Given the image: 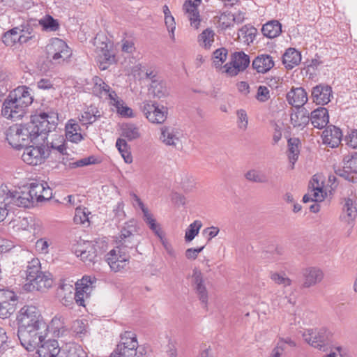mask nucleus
I'll use <instances>...</instances> for the list:
<instances>
[{
    "mask_svg": "<svg viewBox=\"0 0 357 357\" xmlns=\"http://www.w3.org/2000/svg\"><path fill=\"white\" fill-rule=\"evenodd\" d=\"M58 119V114L54 112L33 115L30 122L26 124L10 127L6 133V139L14 149L25 147L38 136L54 129Z\"/></svg>",
    "mask_w": 357,
    "mask_h": 357,
    "instance_id": "1",
    "label": "nucleus"
},
{
    "mask_svg": "<svg viewBox=\"0 0 357 357\" xmlns=\"http://www.w3.org/2000/svg\"><path fill=\"white\" fill-rule=\"evenodd\" d=\"M17 321L21 344L29 351H34L49 333V326L40 310L33 305H24L20 310Z\"/></svg>",
    "mask_w": 357,
    "mask_h": 357,
    "instance_id": "2",
    "label": "nucleus"
},
{
    "mask_svg": "<svg viewBox=\"0 0 357 357\" xmlns=\"http://www.w3.org/2000/svg\"><path fill=\"white\" fill-rule=\"evenodd\" d=\"M20 203L22 207H28L34 201L41 202L51 198L52 192L44 181L33 182L26 190H20Z\"/></svg>",
    "mask_w": 357,
    "mask_h": 357,
    "instance_id": "3",
    "label": "nucleus"
},
{
    "mask_svg": "<svg viewBox=\"0 0 357 357\" xmlns=\"http://www.w3.org/2000/svg\"><path fill=\"white\" fill-rule=\"evenodd\" d=\"M96 279L91 276H84L75 284L76 292L73 295L70 292L68 296H64L61 299V303L66 307H72L73 301L79 306H84V301L89 298L93 288Z\"/></svg>",
    "mask_w": 357,
    "mask_h": 357,
    "instance_id": "4",
    "label": "nucleus"
},
{
    "mask_svg": "<svg viewBox=\"0 0 357 357\" xmlns=\"http://www.w3.org/2000/svg\"><path fill=\"white\" fill-rule=\"evenodd\" d=\"M109 357H143L137 335L132 331L121 335V341Z\"/></svg>",
    "mask_w": 357,
    "mask_h": 357,
    "instance_id": "5",
    "label": "nucleus"
},
{
    "mask_svg": "<svg viewBox=\"0 0 357 357\" xmlns=\"http://www.w3.org/2000/svg\"><path fill=\"white\" fill-rule=\"evenodd\" d=\"M24 271L26 283L24 287L26 290L31 291L33 290L43 291L52 287L54 278L52 273L42 269H28Z\"/></svg>",
    "mask_w": 357,
    "mask_h": 357,
    "instance_id": "6",
    "label": "nucleus"
},
{
    "mask_svg": "<svg viewBox=\"0 0 357 357\" xmlns=\"http://www.w3.org/2000/svg\"><path fill=\"white\" fill-rule=\"evenodd\" d=\"M47 57L56 64L67 61L72 55V51L68 45L58 38H52L46 46Z\"/></svg>",
    "mask_w": 357,
    "mask_h": 357,
    "instance_id": "7",
    "label": "nucleus"
},
{
    "mask_svg": "<svg viewBox=\"0 0 357 357\" xmlns=\"http://www.w3.org/2000/svg\"><path fill=\"white\" fill-rule=\"evenodd\" d=\"M103 39L101 40L100 38H96L95 41L99 68L102 70H106L115 61V56L112 50V45L107 38Z\"/></svg>",
    "mask_w": 357,
    "mask_h": 357,
    "instance_id": "8",
    "label": "nucleus"
},
{
    "mask_svg": "<svg viewBox=\"0 0 357 357\" xmlns=\"http://www.w3.org/2000/svg\"><path fill=\"white\" fill-rule=\"evenodd\" d=\"M250 57L243 52H236L231 54V61L226 63L222 68V73L229 77L237 75L245 70L250 64Z\"/></svg>",
    "mask_w": 357,
    "mask_h": 357,
    "instance_id": "9",
    "label": "nucleus"
},
{
    "mask_svg": "<svg viewBox=\"0 0 357 357\" xmlns=\"http://www.w3.org/2000/svg\"><path fill=\"white\" fill-rule=\"evenodd\" d=\"M137 231V222L135 220L131 219L126 222L116 237V243L125 247H134L137 243L135 239Z\"/></svg>",
    "mask_w": 357,
    "mask_h": 357,
    "instance_id": "10",
    "label": "nucleus"
},
{
    "mask_svg": "<svg viewBox=\"0 0 357 357\" xmlns=\"http://www.w3.org/2000/svg\"><path fill=\"white\" fill-rule=\"evenodd\" d=\"M141 110L146 118L152 123H163L168 114V109L165 106H159L155 103L144 102L141 106Z\"/></svg>",
    "mask_w": 357,
    "mask_h": 357,
    "instance_id": "11",
    "label": "nucleus"
},
{
    "mask_svg": "<svg viewBox=\"0 0 357 357\" xmlns=\"http://www.w3.org/2000/svg\"><path fill=\"white\" fill-rule=\"evenodd\" d=\"M32 38L31 33L26 25L22 24L20 26L6 32L3 36V43L6 46H13L17 43H25Z\"/></svg>",
    "mask_w": 357,
    "mask_h": 357,
    "instance_id": "12",
    "label": "nucleus"
},
{
    "mask_svg": "<svg viewBox=\"0 0 357 357\" xmlns=\"http://www.w3.org/2000/svg\"><path fill=\"white\" fill-rule=\"evenodd\" d=\"M48 155L49 151L44 146H26L22 155V159L28 165H38L43 163Z\"/></svg>",
    "mask_w": 357,
    "mask_h": 357,
    "instance_id": "13",
    "label": "nucleus"
},
{
    "mask_svg": "<svg viewBox=\"0 0 357 357\" xmlns=\"http://www.w3.org/2000/svg\"><path fill=\"white\" fill-rule=\"evenodd\" d=\"M304 340L312 347L325 351L328 345V339L324 329H307L303 333Z\"/></svg>",
    "mask_w": 357,
    "mask_h": 357,
    "instance_id": "14",
    "label": "nucleus"
},
{
    "mask_svg": "<svg viewBox=\"0 0 357 357\" xmlns=\"http://www.w3.org/2000/svg\"><path fill=\"white\" fill-rule=\"evenodd\" d=\"M326 193L323 190V181H319V176H313L309 184L308 192L303 197V202L306 203L310 201L314 202H322Z\"/></svg>",
    "mask_w": 357,
    "mask_h": 357,
    "instance_id": "15",
    "label": "nucleus"
},
{
    "mask_svg": "<svg viewBox=\"0 0 357 357\" xmlns=\"http://www.w3.org/2000/svg\"><path fill=\"white\" fill-rule=\"evenodd\" d=\"M20 191L12 190L3 184H0V206L11 210L12 206L22 207L20 205Z\"/></svg>",
    "mask_w": 357,
    "mask_h": 357,
    "instance_id": "16",
    "label": "nucleus"
},
{
    "mask_svg": "<svg viewBox=\"0 0 357 357\" xmlns=\"http://www.w3.org/2000/svg\"><path fill=\"white\" fill-rule=\"evenodd\" d=\"M75 255L83 261H92L96 257L94 244L89 241H80L73 248Z\"/></svg>",
    "mask_w": 357,
    "mask_h": 357,
    "instance_id": "17",
    "label": "nucleus"
},
{
    "mask_svg": "<svg viewBox=\"0 0 357 357\" xmlns=\"http://www.w3.org/2000/svg\"><path fill=\"white\" fill-rule=\"evenodd\" d=\"M25 110V108L7 98L3 103L1 114L8 119L16 121L24 116Z\"/></svg>",
    "mask_w": 357,
    "mask_h": 357,
    "instance_id": "18",
    "label": "nucleus"
},
{
    "mask_svg": "<svg viewBox=\"0 0 357 357\" xmlns=\"http://www.w3.org/2000/svg\"><path fill=\"white\" fill-rule=\"evenodd\" d=\"M38 357H57L60 353L59 343L55 340L44 338L36 347Z\"/></svg>",
    "mask_w": 357,
    "mask_h": 357,
    "instance_id": "19",
    "label": "nucleus"
},
{
    "mask_svg": "<svg viewBox=\"0 0 357 357\" xmlns=\"http://www.w3.org/2000/svg\"><path fill=\"white\" fill-rule=\"evenodd\" d=\"M8 98L25 109L33 102L29 89L25 86H20L14 89L10 93Z\"/></svg>",
    "mask_w": 357,
    "mask_h": 357,
    "instance_id": "20",
    "label": "nucleus"
},
{
    "mask_svg": "<svg viewBox=\"0 0 357 357\" xmlns=\"http://www.w3.org/2000/svg\"><path fill=\"white\" fill-rule=\"evenodd\" d=\"M181 134L175 128L163 126L160 128V140L166 146L176 148L181 144Z\"/></svg>",
    "mask_w": 357,
    "mask_h": 357,
    "instance_id": "21",
    "label": "nucleus"
},
{
    "mask_svg": "<svg viewBox=\"0 0 357 357\" xmlns=\"http://www.w3.org/2000/svg\"><path fill=\"white\" fill-rule=\"evenodd\" d=\"M192 282L199 300L204 305V307H206L208 300V291L204 284L205 280L200 270L194 269L193 274L192 275Z\"/></svg>",
    "mask_w": 357,
    "mask_h": 357,
    "instance_id": "22",
    "label": "nucleus"
},
{
    "mask_svg": "<svg viewBox=\"0 0 357 357\" xmlns=\"http://www.w3.org/2000/svg\"><path fill=\"white\" fill-rule=\"evenodd\" d=\"M93 86L92 89L93 93L100 98L109 100L111 102L114 100L117 95L112 88L106 84L101 78L95 77L93 78Z\"/></svg>",
    "mask_w": 357,
    "mask_h": 357,
    "instance_id": "23",
    "label": "nucleus"
},
{
    "mask_svg": "<svg viewBox=\"0 0 357 357\" xmlns=\"http://www.w3.org/2000/svg\"><path fill=\"white\" fill-rule=\"evenodd\" d=\"M332 97V89L328 85L319 84L312 88V98L317 105H326Z\"/></svg>",
    "mask_w": 357,
    "mask_h": 357,
    "instance_id": "24",
    "label": "nucleus"
},
{
    "mask_svg": "<svg viewBox=\"0 0 357 357\" xmlns=\"http://www.w3.org/2000/svg\"><path fill=\"white\" fill-rule=\"evenodd\" d=\"M130 257L119 246L116 247L112 250L106 256V261L110 268H114V266L116 268H123L126 266V262L128 261Z\"/></svg>",
    "mask_w": 357,
    "mask_h": 357,
    "instance_id": "25",
    "label": "nucleus"
},
{
    "mask_svg": "<svg viewBox=\"0 0 357 357\" xmlns=\"http://www.w3.org/2000/svg\"><path fill=\"white\" fill-rule=\"evenodd\" d=\"M198 3L192 2V1H185L183 9L185 14L190 21V26L195 29H197L200 25L201 18L197 6L201 0H195Z\"/></svg>",
    "mask_w": 357,
    "mask_h": 357,
    "instance_id": "26",
    "label": "nucleus"
},
{
    "mask_svg": "<svg viewBox=\"0 0 357 357\" xmlns=\"http://www.w3.org/2000/svg\"><path fill=\"white\" fill-rule=\"evenodd\" d=\"M307 93L301 87L292 88L287 93L288 103L294 108L303 107V106L307 102Z\"/></svg>",
    "mask_w": 357,
    "mask_h": 357,
    "instance_id": "27",
    "label": "nucleus"
},
{
    "mask_svg": "<svg viewBox=\"0 0 357 357\" xmlns=\"http://www.w3.org/2000/svg\"><path fill=\"white\" fill-rule=\"evenodd\" d=\"M81 128L75 119H70L65 126L66 139L72 143L78 144L84 139V135L81 133Z\"/></svg>",
    "mask_w": 357,
    "mask_h": 357,
    "instance_id": "28",
    "label": "nucleus"
},
{
    "mask_svg": "<svg viewBox=\"0 0 357 357\" xmlns=\"http://www.w3.org/2000/svg\"><path fill=\"white\" fill-rule=\"evenodd\" d=\"M321 137L324 144L334 148L340 144L342 133L340 128L334 126H329L323 131Z\"/></svg>",
    "mask_w": 357,
    "mask_h": 357,
    "instance_id": "29",
    "label": "nucleus"
},
{
    "mask_svg": "<svg viewBox=\"0 0 357 357\" xmlns=\"http://www.w3.org/2000/svg\"><path fill=\"white\" fill-rule=\"evenodd\" d=\"M309 112L305 107L294 108L290 116V121L294 128L303 130L309 123Z\"/></svg>",
    "mask_w": 357,
    "mask_h": 357,
    "instance_id": "30",
    "label": "nucleus"
},
{
    "mask_svg": "<svg viewBox=\"0 0 357 357\" xmlns=\"http://www.w3.org/2000/svg\"><path fill=\"white\" fill-rule=\"evenodd\" d=\"M273 57L268 54H260L252 61L253 68L259 73H266L274 66Z\"/></svg>",
    "mask_w": 357,
    "mask_h": 357,
    "instance_id": "31",
    "label": "nucleus"
},
{
    "mask_svg": "<svg viewBox=\"0 0 357 357\" xmlns=\"http://www.w3.org/2000/svg\"><path fill=\"white\" fill-rule=\"evenodd\" d=\"M311 123L314 128L322 129L328 124L329 116L327 109L325 107H319L311 113L310 118Z\"/></svg>",
    "mask_w": 357,
    "mask_h": 357,
    "instance_id": "32",
    "label": "nucleus"
},
{
    "mask_svg": "<svg viewBox=\"0 0 357 357\" xmlns=\"http://www.w3.org/2000/svg\"><path fill=\"white\" fill-rule=\"evenodd\" d=\"M301 61V53L294 48H289L282 56V63L287 69H292Z\"/></svg>",
    "mask_w": 357,
    "mask_h": 357,
    "instance_id": "33",
    "label": "nucleus"
},
{
    "mask_svg": "<svg viewBox=\"0 0 357 357\" xmlns=\"http://www.w3.org/2000/svg\"><path fill=\"white\" fill-rule=\"evenodd\" d=\"M303 276V286L309 287L319 282L322 280L324 274L321 269H305Z\"/></svg>",
    "mask_w": 357,
    "mask_h": 357,
    "instance_id": "34",
    "label": "nucleus"
},
{
    "mask_svg": "<svg viewBox=\"0 0 357 357\" xmlns=\"http://www.w3.org/2000/svg\"><path fill=\"white\" fill-rule=\"evenodd\" d=\"M261 31L264 36L273 38L282 32V25L278 20H271L263 25Z\"/></svg>",
    "mask_w": 357,
    "mask_h": 357,
    "instance_id": "35",
    "label": "nucleus"
},
{
    "mask_svg": "<svg viewBox=\"0 0 357 357\" xmlns=\"http://www.w3.org/2000/svg\"><path fill=\"white\" fill-rule=\"evenodd\" d=\"M356 216L357 208L354 202L350 198L346 199L343 206V213L341 218L347 223H350L354 221Z\"/></svg>",
    "mask_w": 357,
    "mask_h": 357,
    "instance_id": "36",
    "label": "nucleus"
},
{
    "mask_svg": "<svg viewBox=\"0 0 357 357\" xmlns=\"http://www.w3.org/2000/svg\"><path fill=\"white\" fill-rule=\"evenodd\" d=\"M100 116L99 111L94 106L87 107L79 116V120L82 125L92 124Z\"/></svg>",
    "mask_w": 357,
    "mask_h": 357,
    "instance_id": "37",
    "label": "nucleus"
},
{
    "mask_svg": "<svg viewBox=\"0 0 357 357\" xmlns=\"http://www.w3.org/2000/svg\"><path fill=\"white\" fill-rule=\"evenodd\" d=\"M109 103L115 107L116 112L120 116L129 118L134 116L132 109L125 105L123 100L117 95L114 98V100H112Z\"/></svg>",
    "mask_w": 357,
    "mask_h": 357,
    "instance_id": "38",
    "label": "nucleus"
},
{
    "mask_svg": "<svg viewBox=\"0 0 357 357\" xmlns=\"http://www.w3.org/2000/svg\"><path fill=\"white\" fill-rule=\"evenodd\" d=\"M121 137L129 141L135 140L140 137L139 128L133 123H124L121 126Z\"/></svg>",
    "mask_w": 357,
    "mask_h": 357,
    "instance_id": "39",
    "label": "nucleus"
},
{
    "mask_svg": "<svg viewBox=\"0 0 357 357\" xmlns=\"http://www.w3.org/2000/svg\"><path fill=\"white\" fill-rule=\"evenodd\" d=\"M49 328H50L56 337H60L64 335L67 328L65 326L64 319L59 315L55 316L51 321Z\"/></svg>",
    "mask_w": 357,
    "mask_h": 357,
    "instance_id": "40",
    "label": "nucleus"
},
{
    "mask_svg": "<svg viewBox=\"0 0 357 357\" xmlns=\"http://www.w3.org/2000/svg\"><path fill=\"white\" fill-rule=\"evenodd\" d=\"M116 147L121 153L124 161L127 164L132 162V156L131 155L130 147L124 139L119 138L116 142Z\"/></svg>",
    "mask_w": 357,
    "mask_h": 357,
    "instance_id": "41",
    "label": "nucleus"
},
{
    "mask_svg": "<svg viewBox=\"0 0 357 357\" xmlns=\"http://www.w3.org/2000/svg\"><path fill=\"white\" fill-rule=\"evenodd\" d=\"M143 218L144 222L149 225L150 229H151L158 238L165 235L160 225L157 223L156 220L149 211H145V213L143 215Z\"/></svg>",
    "mask_w": 357,
    "mask_h": 357,
    "instance_id": "42",
    "label": "nucleus"
},
{
    "mask_svg": "<svg viewBox=\"0 0 357 357\" xmlns=\"http://www.w3.org/2000/svg\"><path fill=\"white\" fill-rule=\"evenodd\" d=\"M216 26L221 29H226L234 25V16L231 13H223L215 18Z\"/></svg>",
    "mask_w": 357,
    "mask_h": 357,
    "instance_id": "43",
    "label": "nucleus"
},
{
    "mask_svg": "<svg viewBox=\"0 0 357 357\" xmlns=\"http://www.w3.org/2000/svg\"><path fill=\"white\" fill-rule=\"evenodd\" d=\"M214 36L213 30L206 29L198 37L199 45L205 49H209L214 41Z\"/></svg>",
    "mask_w": 357,
    "mask_h": 357,
    "instance_id": "44",
    "label": "nucleus"
},
{
    "mask_svg": "<svg viewBox=\"0 0 357 357\" xmlns=\"http://www.w3.org/2000/svg\"><path fill=\"white\" fill-rule=\"evenodd\" d=\"M344 172H357V153H351L344 158Z\"/></svg>",
    "mask_w": 357,
    "mask_h": 357,
    "instance_id": "45",
    "label": "nucleus"
},
{
    "mask_svg": "<svg viewBox=\"0 0 357 357\" xmlns=\"http://www.w3.org/2000/svg\"><path fill=\"white\" fill-rule=\"evenodd\" d=\"M151 90L153 95L159 98L168 94L167 88L162 81L153 80L151 84Z\"/></svg>",
    "mask_w": 357,
    "mask_h": 357,
    "instance_id": "46",
    "label": "nucleus"
},
{
    "mask_svg": "<svg viewBox=\"0 0 357 357\" xmlns=\"http://www.w3.org/2000/svg\"><path fill=\"white\" fill-rule=\"evenodd\" d=\"M298 140L297 139H290L288 141L289 153L288 157L289 161L292 163L291 168H294L295 162L297 160L299 153Z\"/></svg>",
    "mask_w": 357,
    "mask_h": 357,
    "instance_id": "47",
    "label": "nucleus"
},
{
    "mask_svg": "<svg viewBox=\"0 0 357 357\" xmlns=\"http://www.w3.org/2000/svg\"><path fill=\"white\" fill-rule=\"evenodd\" d=\"M202 227V223L200 220H195L192 223H191L185 231V241L188 242L192 241L199 234V229Z\"/></svg>",
    "mask_w": 357,
    "mask_h": 357,
    "instance_id": "48",
    "label": "nucleus"
},
{
    "mask_svg": "<svg viewBox=\"0 0 357 357\" xmlns=\"http://www.w3.org/2000/svg\"><path fill=\"white\" fill-rule=\"evenodd\" d=\"M53 241L47 238H41L36 243V250L40 254L47 255L52 248Z\"/></svg>",
    "mask_w": 357,
    "mask_h": 357,
    "instance_id": "49",
    "label": "nucleus"
},
{
    "mask_svg": "<svg viewBox=\"0 0 357 357\" xmlns=\"http://www.w3.org/2000/svg\"><path fill=\"white\" fill-rule=\"evenodd\" d=\"M91 212L86 208L78 207L75 209L73 220L76 224H85L89 222Z\"/></svg>",
    "mask_w": 357,
    "mask_h": 357,
    "instance_id": "50",
    "label": "nucleus"
},
{
    "mask_svg": "<svg viewBox=\"0 0 357 357\" xmlns=\"http://www.w3.org/2000/svg\"><path fill=\"white\" fill-rule=\"evenodd\" d=\"M227 50L224 48H219L213 52V61L216 68H220L222 70V64L226 61Z\"/></svg>",
    "mask_w": 357,
    "mask_h": 357,
    "instance_id": "51",
    "label": "nucleus"
},
{
    "mask_svg": "<svg viewBox=\"0 0 357 357\" xmlns=\"http://www.w3.org/2000/svg\"><path fill=\"white\" fill-rule=\"evenodd\" d=\"M39 24L45 30L56 31L59 29V23L50 15H46L39 20Z\"/></svg>",
    "mask_w": 357,
    "mask_h": 357,
    "instance_id": "52",
    "label": "nucleus"
},
{
    "mask_svg": "<svg viewBox=\"0 0 357 357\" xmlns=\"http://www.w3.org/2000/svg\"><path fill=\"white\" fill-rule=\"evenodd\" d=\"M16 309V303L0 302V318L6 319L13 314Z\"/></svg>",
    "mask_w": 357,
    "mask_h": 357,
    "instance_id": "53",
    "label": "nucleus"
},
{
    "mask_svg": "<svg viewBox=\"0 0 357 357\" xmlns=\"http://www.w3.org/2000/svg\"><path fill=\"white\" fill-rule=\"evenodd\" d=\"M245 177L247 180L256 183H265L267 181L266 176L256 169H251L247 172Z\"/></svg>",
    "mask_w": 357,
    "mask_h": 357,
    "instance_id": "54",
    "label": "nucleus"
},
{
    "mask_svg": "<svg viewBox=\"0 0 357 357\" xmlns=\"http://www.w3.org/2000/svg\"><path fill=\"white\" fill-rule=\"evenodd\" d=\"M66 139L63 135H55V137L50 142V147L59 151L61 153H63L66 150V147L65 146Z\"/></svg>",
    "mask_w": 357,
    "mask_h": 357,
    "instance_id": "55",
    "label": "nucleus"
},
{
    "mask_svg": "<svg viewBox=\"0 0 357 357\" xmlns=\"http://www.w3.org/2000/svg\"><path fill=\"white\" fill-rule=\"evenodd\" d=\"M236 116L238 128L241 130H246L248 126V116L246 111L243 109H238Z\"/></svg>",
    "mask_w": 357,
    "mask_h": 357,
    "instance_id": "56",
    "label": "nucleus"
},
{
    "mask_svg": "<svg viewBox=\"0 0 357 357\" xmlns=\"http://www.w3.org/2000/svg\"><path fill=\"white\" fill-rule=\"evenodd\" d=\"M17 296L16 294L9 289H0V302L16 303Z\"/></svg>",
    "mask_w": 357,
    "mask_h": 357,
    "instance_id": "57",
    "label": "nucleus"
},
{
    "mask_svg": "<svg viewBox=\"0 0 357 357\" xmlns=\"http://www.w3.org/2000/svg\"><path fill=\"white\" fill-rule=\"evenodd\" d=\"M241 33L243 36L245 41L250 43L255 40L257 34V29L252 26L248 27L245 26L241 29Z\"/></svg>",
    "mask_w": 357,
    "mask_h": 357,
    "instance_id": "58",
    "label": "nucleus"
},
{
    "mask_svg": "<svg viewBox=\"0 0 357 357\" xmlns=\"http://www.w3.org/2000/svg\"><path fill=\"white\" fill-rule=\"evenodd\" d=\"M112 211L114 213V218H115L116 221L119 222L124 220L126 218V213L124 211L123 202L120 201L117 202L116 204L114 206Z\"/></svg>",
    "mask_w": 357,
    "mask_h": 357,
    "instance_id": "59",
    "label": "nucleus"
},
{
    "mask_svg": "<svg viewBox=\"0 0 357 357\" xmlns=\"http://www.w3.org/2000/svg\"><path fill=\"white\" fill-rule=\"evenodd\" d=\"M95 162V158L93 156H89L87 158H84L77 161L70 162L69 167L72 169L82 167L84 166H87L89 165L93 164Z\"/></svg>",
    "mask_w": 357,
    "mask_h": 357,
    "instance_id": "60",
    "label": "nucleus"
},
{
    "mask_svg": "<svg viewBox=\"0 0 357 357\" xmlns=\"http://www.w3.org/2000/svg\"><path fill=\"white\" fill-rule=\"evenodd\" d=\"M165 22L171 39L175 40L174 31L176 29V23L174 17L172 15L166 16V17H165Z\"/></svg>",
    "mask_w": 357,
    "mask_h": 357,
    "instance_id": "61",
    "label": "nucleus"
},
{
    "mask_svg": "<svg viewBox=\"0 0 357 357\" xmlns=\"http://www.w3.org/2000/svg\"><path fill=\"white\" fill-rule=\"evenodd\" d=\"M68 357H88L86 353L79 346H70L68 351Z\"/></svg>",
    "mask_w": 357,
    "mask_h": 357,
    "instance_id": "62",
    "label": "nucleus"
},
{
    "mask_svg": "<svg viewBox=\"0 0 357 357\" xmlns=\"http://www.w3.org/2000/svg\"><path fill=\"white\" fill-rule=\"evenodd\" d=\"M272 280L277 284L288 286L290 284V280L284 273H273Z\"/></svg>",
    "mask_w": 357,
    "mask_h": 357,
    "instance_id": "63",
    "label": "nucleus"
},
{
    "mask_svg": "<svg viewBox=\"0 0 357 357\" xmlns=\"http://www.w3.org/2000/svg\"><path fill=\"white\" fill-rule=\"evenodd\" d=\"M270 98L269 90L266 86H260L258 88L257 99L260 102H266Z\"/></svg>",
    "mask_w": 357,
    "mask_h": 357,
    "instance_id": "64",
    "label": "nucleus"
}]
</instances>
